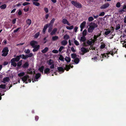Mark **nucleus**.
<instances>
[{"label": "nucleus", "mask_w": 126, "mask_h": 126, "mask_svg": "<svg viewBox=\"0 0 126 126\" xmlns=\"http://www.w3.org/2000/svg\"><path fill=\"white\" fill-rule=\"evenodd\" d=\"M79 62V60L78 58H76L74 59V62L76 64L78 63Z\"/></svg>", "instance_id": "2f4dec72"}, {"label": "nucleus", "mask_w": 126, "mask_h": 126, "mask_svg": "<svg viewBox=\"0 0 126 126\" xmlns=\"http://www.w3.org/2000/svg\"><path fill=\"white\" fill-rule=\"evenodd\" d=\"M55 20V19L53 18L51 20L49 23V24L48 25V26H53V24L54 23V22Z\"/></svg>", "instance_id": "393cba45"}, {"label": "nucleus", "mask_w": 126, "mask_h": 126, "mask_svg": "<svg viewBox=\"0 0 126 126\" xmlns=\"http://www.w3.org/2000/svg\"><path fill=\"white\" fill-rule=\"evenodd\" d=\"M20 58V56H17L15 58H12V59H14L13 60L15 61V62H17L19 60Z\"/></svg>", "instance_id": "4be33fe9"}, {"label": "nucleus", "mask_w": 126, "mask_h": 126, "mask_svg": "<svg viewBox=\"0 0 126 126\" xmlns=\"http://www.w3.org/2000/svg\"><path fill=\"white\" fill-rule=\"evenodd\" d=\"M65 66V69L67 71H68L70 69V67L71 68H73V66H71L70 65H66Z\"/></svg>", "instance_id": "5701e85b"}, {"label": "nucleus", "mask_w": 126, "mask_h": 126, "mask_svg": "<svg viewBox=\"0 0 126 126\" xmlns=\"http://www.w3.org/2000/svg\"><path fill=\"white\" fill-rule=\"evenodd\" d=\"M86 22L85 21H83L82 23H81L80 25V27L84 28L86 24Z\"/></svg>", "instance_id": "412c9836"}, {"label": "nucleus", "mask_w": 126, "mask_h": 126, "mask_svg": "<svg viewBox=\"0 0 126 126\" xmlns=\"http://www.w3.org/2000/svg\"><path fill=\"white\" fill-rule=\"evenodd\" d=\"M8 51L9 50L8 47H5L4 48L2 51L3 53L2 56H6L8 54Z\"/></svg>", "instance_id": "0eeeda50"}, {"label": "nucleus", "mask_w": 126, "mask_h": 126, "mask_svg": "<svg viewBox=\"0 0 126 126\" xmlns=\"http://www.w3.org/2000/svg\"><path fill=\"white\" fill-rule=\"evenodd\" d=\"M39 34V32H38V33H37L35 35H34V37L35 38H37L38 37Z\"/></svg>", "instance_id": "13d9d810"}, {"label": "nucleus", "mask_w": 126, "mask_h": 126, "mask_svg": "<svg viewBox=\"0 0 126 126\" xmlns=\"http://www.w3.org/2000/svg\"><path fill=\"white\" fill-rule=\"evenodd\" d=\"M30 51L29 49H27V50L26 49L25 51V52L26 54L29 53Z\"/></svg>", "instance_id": "09e8293b"}, {"label": "nucleus", "mask_w": 126, "mask_h": 126, "mask_svg": "<svg viewBox=\"0 0 126 126\" xmlns=\"http://www.w3.org/2000/svg\"><path fill=\"white\" fill-rule=\"evenodd\" d=\"M126 42V41H124V42L123 43V47H124L126 48V44H125V43Z\"/></svg>", "instance_id": "e2e57ef3"}, {"label": "nucleus", "mask_w": 126, "mask_h": 126, "mask_svg": "<svg viewBox=\"0 0 126 126\" xmlns=\"http://www.w3.org/2000/svg\"><path fill=\"white\" fill-rule=\"evenodd\" d=\"M86 40V38L85 36H83L81 37L80 40L81 42H84Z\"/></svg>", "instance_id": "b1692460"}, {"label": "nucleus", "mask_w": 126, "mask_h": 126, "mask_svg": "<svg viewBox=\"0 0 126 126\" xmlns=\"http://www.w3.org/2000/svg\"><path fill=\"white\" fill-rule=\"evenodd\" d=\"M33 55V54L32 53H31L28 55H27V57L28 58L29 57H32Z\"/></svg>", "instance_id": "a18cd8bd"}, {"label": "nucleus", "mask_w": 126, "mask_h": 126, "mask_svg": "<svg viewBox=\"0 0 126 126\" xmlns=\"http://www.w3.org/2000/svg\"><path fill=\"white\" fill-rule=\"evenodd\" d=\"M13 59H11V65L13 66L14 67H16V63L15 62H16L15 61L13 60Z\"/></svg>", "instance_id": "4468645a"}, {"label": "nucleus", "mask_w": 126, "mask_h": 126, "mask_svg": "<svg viewBox=\"0 0 126 126\" xmlns=\"http://www.w3.org/2000/svg\"><path fill=\"white\" fill-rule=\"evenodd\" d=\"M71 3L77 8H81L82 7V5L80 3L74 1H71Z\"/></svg>", "instance_id": "423d86ee"}, {"label": "nucleus", "mask_w": 126, "mask_h": 126, "mask_svg": "<svg viewBox=\"0 0 126 126\" xmlns=\"http://www.w3.org/2000/svg\"><path fill=\"white\" fill-rule=\"evenodd\" d=\"M44 68V66H41L39 68V70L42 73H43V70Z\"/></svg>", "instance_id": "473e14b6"}, {"label": "nucleus", "mask_w": 126, "mask_h": 126, "mask_svg": "<svg viewBox=\"0 0 126 126\" xmlns=\"http://www.w3.org/2000/svg\"><path fill=\"white\" fill-rule=\"evenodd\" d=\"M26 22L27 24L28 25V27H29L31 24L32 23V21L30 19H28L26 20Z\"/></svg>", "instance_id": "f3484780"}, {"label": "nucleus", "mask_w": 126, "mask_h": 126, "mask_svg": "<svg viewBox=\"0 0 126 126\" xmlns=\"http://www.w3.org/2000/svg\"><path fill=\"white\" fill-rule=\"evenodd\" d=\"M116 6L117 7L119 8L120 6V3L119 2H118L116 4Z\"/></svg>", "instance_id": "864d4df0"}, {"label": "nucleus", "mask_w": 126, "mask_h": 126, "mask_svg": "<svg viewBox=\"0 0 126 126\" xmlns=\"http://www.w3.org/2000/svg\"><path fill=\"white\" fill-rule=\"evenodd\" d=\"M100 34L97 35L96 36L94 35V39H90L87 40V43L89 45H91L93 44L96 41L97 38L100 36Z\"/></svg>", "instance_id": "f03ea898"}, {"label": "nucleus", "mask_w": 126, "mask_h": 126, "mask_svg": "<svg viewBox=\"0 0 126 126\" xmlns=\"http://www.w3.org/2000/svg\"><path fill=\"white\" fill-rule=\"evenodd\" d=\"M30 4V3L29 2H25L23 3L22 4V5H23L25 6L28 4Z\"/></svg>", "instance_id": "5fc2aeb1"}, {"label": "nucleus", "mask_w": 126, "mask_h": 126, "mask_svg": "<svg viewBox=\"0 0 126 126\" xmlns=\"http://www.w3.org/2000/svg\"><path fill=\"white\" fill-rule=\"evenodd\" d=\"M109 5V4L108 3H107L102 5L100 7V8L101 9H105L108 7Z\"/></svg>", "instance_id": "1a4fd4ad"}, {"label": "nucleus", "mask_w": 126, "mask_h": 126, "mask_svg": "<svg viewBox=\"0 0 126 126\" xmlns=\"http://www.w3.org/2000/svg\"><path fill=\"white\" fill-rule=\"evenodd\" d=\"M50 72V69L49 68H46L44 70V73L48 74Z\"/></svg>", "instance_id": "2eb2a0df"}, {"label": "nucleus", "mask_w": 126, "mask_h": 126, "mask_svg": "<svg viewBox=\"0 0 126 126\" xmlns=\"http://www.w3.org/2000/svg\"><path fill=\"white\" fill-rule=\"evenodd\" d=\"M120 25L119 24H118L116 26V27L115 28L116 30H118L120 28Z\"/></svg>", "instance_id": "de8ad7c7"}, {"label": "nucleus", "mask_w": 126, "mask_h": 126, "mask_svg": "<svg viewBox=\"0 0 126 126\" xmlns=\"http://www.w3.org/2000/svg\"><path fill=\"white\" fill-rule=\"evenodd\" d=\"M62 22L64 24H67L68 26L70 25V23L68 22V21L65 19H63Z\"/></svg>", "instance_id": "9b49d317"}, {"label": "nucleus", "mask_w": 126, "mask_h": 126, "mask_svg": "<svg viewBox=\"0 0 126 126\" xmlns=\"http://www.w3.org/2000/svg\"><path fill=\"white\" fill-rule=\"evenodd\" d=\"M44 10L47 13L48 12V9L47 8H45Z\"/></svg>", "instance_id": "69168bd1"}, {"label": "nucleus", "mask_w": 126, "mask_h": 126, "mask_svg": "<svg viewBox=\"0 0 126 126\" xmlns=\"http://www.w3.org/2000/svg\"><path fill=\"white\" fill-rule=\"evenodd\" d=\"M92 60H94L96 61L97 60V57H95L93 58H92Z\"/></svg>", "instance_id": "338daca9"}, {"label": "nucleus", "mask_w": 126, "mask_h": 126, "mask_svg": "<svg viewBox=\"0 0 126 126\" xmlns=\"http://www.w3.org/2000/svg\"><path fill=\"white\" fill-rule=\"evenodd\" d=\"M16 19H13L12 21L13 23V24H15L16 22Z\"/></svg>", "instance_id": "774afa93"}, {"label": "nucleus", "mask_w": 126, "mask_h": 126, "mask_svg": "<svg viewBox=\"0 0 126 126\" xmlns=\"http://www.w3.org/2000/svg\"><path fill=\"white\" fill-rule=\"evenodd\" d=\"M5 84H1L0 85V88L2 89H4L5 87Z\"/></svg>", "instance_id": "49530a36"}, {"label": "nucleus", "mask_w": 126, "mask_h": 126, "mask_svg": "<svg viewBox=\"0 0 126 126\" xmlns=\"http://www.w3.org/2000/svg\"><path fill=\"white\" fill-rule=\"evenodd\" d=\"M20 57L21 58L24 59H26L27 58V55H25L23 54H22V55H21L20 56Z\"/></svg>", "instance_id": "e433bc0d"}, {"label": "nucleus", "mask_w": 126, "mask_h": 126, "mask_svg": "<svg viewBox=\"0 0 126 126\" xmlns=\"http://www.w3.org/2000/svg\"><path fill=\"white\" fill-rule=\"evenodd\" d=\"M94 20L93 18L92 17H89L88 19V20L89 21H91Z\"/></svg>", "instance_id": "3c124183"}, {"label": "nucleus", "mask_w": 126, "mask_h": 126, "mask_svg": "<svg viewBox=\"0 0 126 126\" xmlns=\"http://www.w3.org/2000/svg\"><path fill=\"white\" fill-rule=\"evenodd\" d=\"M22 64V61H20L17 64V66H20Z\"/></svg>", "instance_id": "8fccbe9b"}, {"label": "nucleus", "mask_w": 126, "mask_h": 126, "mask_svg": "<svg viewBox=\"0 0 126 126\" xmlns=\"http://www.w3.org/2000/svg\"><path fill=\"white\" fill-rule=\"evenodd\" d=\"M52 52L54 53H56L58 52V51L56 50H52Z\"/></svg>", "instance_id": "bf43d9fd"}, {"label": "nucleus", "mask_w": 126, "mask_h": 126, "mask_svg": "<svg viewBox=\"0 0 126 126\" xmlns=\"http://www.w3.org/2000/svg\"><path fill=\"white\" fill-rule=\"evenodd\" d=\"M40 76L41 75L39 73H38L36 74L35 76V79H34V81H37V79L40 77Z\"/></svg>", "instance_id": "a211bd4d"}, {"label": "nucleus", "mask_w": 126, "mask_h": 126, "mask_svg": "<svg viewBox=\"0 0 126 126\" xmlns=\"http://www.w3.org/2000/svg\"><path fill=\"white\" fill-rule=\"evenodd\" d=\"M21 79L23 82L26 83H27L28 82H30L31 81V78L28 75H26L24 76Z\"/></svg>", "instance_id": "20e7f679"}, {"label": "nucleus", "mask_w": 126, "mask_h": 126, "mask_svg": "<svg viewBox=\"0 0 126 126\" xmlns=\"http://www.w3.org/2000/svg\"><path fill=\"white\" fill-rule=\"evenodd\" d=\"M71 56L72 58L75 59L77 55L73 53L71 54Z\"/></svg>", "instance_id": "37998d69"}, {"label": "nucleus", "mask_w": 126, "mask_h": 126, "mask_svg": "<svg viewBox=\"0 0 126 126\" xmlns=\"http://www.w3.org/2000/svg\"><path fill=\"white\" fill-rule=\"evenodd\" d=\"M20 29V28H17L14 31V33H16L17 32H19L20 31L19 30Z\"/></svg>", "instance_id": "c03bdc74"}, {"label": "nucleus", "mask_w": 126, "mask_h": 126, "mask_svg": "<svg viewBox=\"0 0 126 126\" xmlns=\"http://www.w3.org/2000/svg\"><path fill=\"white\" fill-rule=\"evenodd\" d=\"M105 47V45L104 44H102L100 46V48L103 49Z\"/></svg>", "instance_id": "4d7b16f0"}, {"label": "nucleus", "mask_w": 126, "mask_h": 126, "mask_svg": "<svg viewBox=\"0 0 126 126\" xmlns=\"http://www.w3.org/2000/svg\"><path fill=\"white\" fill-rule=\"evenodd\" d=\"M74 26H72L70 27L69 26H66V28L68 30H72L73 29V28Z\"/></svg>", "instance_id": "a19ab883"}, {"label": "nucleus", "mask_w": 126, "mask_h": 126, "mask_svg": "<svg viewBox=\"0 0 126 126\" xmlns=\"http://www.w3.org/2000/svg\"><path fill=\"white\" fill-rule=\"evenodd\" d=\"M6 6H7L6 4H4L0 6V8L1 9H5Z\"/></svg>", "instance_id": "bb28decb"}, {"label": "nucleus", "mask_w": 126, "mask_h": 126, "mask_svg": "<svg viewBox=\"0 0 126 126\" xmlns=\"http://www.w3.org/2000/svg\"><path fill=\"white\" fill-rule=\"evenodd\" d=\"M29 65L28 63L26 62L23 65V67L24 68H26Z\"/></svg>", "instance_id": "4c0bfd02"}, {"label": "nucleus", "mask_w": 126, "mask_h": 126, "mask_svg": "<svg viewBox=\"0 0 126 126\" xmlns=\"http://www.w3.org/2000/svg\"><path fill=\"white\" fill-rule=\"evenodd\" d=\"M10 80L9 78L8 77H6L4 78L3 79L2 82L5 83L7 82H8Z\"/></svg>", "instance_id": "ddd939ff"}, {"label": "nucleus", "mask_w": 126, "mask_h": 126, "mask_svg": "<svg viewBox=\"0 0 126 126\" xmlns=\"http://www.w3.org/2000/svg\"><path fill=\"white\" fill-rule=\"evenodd\" d=\"M80 50L83 53V54L89 51V50L84 47H81Z\"/></svg>", "instance_id": "9d476101"}, {"label": "nucleus", "mask_w": 126, "mask_h": 126, "mask_svg": "<svg viewBox=\"0 0 126 126\" xmlns=\"http://www.w3.org/2000/svg\"><path fill=\"white\" fill-rule=\"evenodd\" d=\"M48 27V24H46L44 26V28L43 30V33H45L46 30Z\"/></svg>", "instance_id": "dca6fc26"}, {"label": "nucleus", "mask_w": 126, "mask_h": 126, "mask_svg": "<svg viewBox=\"0 0 126 126\" xmlns=\"http://www.w3.org/2000/svg\"><path fill=\"white\" fill-rule=\"evenodd\" d=\"M74 43L75 44L76 46H78L79 45V42L77 41L76 40H75L74 39Z\"/></svg>", "instance_id": "58836bf2"}, {"label": "nucleus", "mask_w": 126, "mask_h": 126, "mask_svg": "<svg viewBox=\"0 0 126 126\" xmlns=\"http://www.w3.org/2000/svg\"><path fill=\"white\" fill-rule=\"evenodd\" d=\"M57 30V29L56 28H54L52 31V32L50 33V34L51 35L55 34Z\"/></svg>", "instance_id": "aec40b11"}, {"label": "nucleus", "mask_w": 126, "mask_h": 126, "mask_svg": "<svg viewBox=\"0 0 126 126\" xmlns=\"http://www.w3.org/2000/svg\"><path fill=\"white\" fill-rule=\"evenodd\" d=\"M59 60L62 61H64V59L63 56L62 55H60V57L59 58Z\"/></svg>", "instance_id": "c9c22d12"}, {"label": "nucleus", "mask_w": 126, "mask_h": 126, "mask_svg": "<svg viewBox=\"0 0 126 126\" xmlns=\"http://www.w3.org/2000/svg\"><path fill=\"white\" fill-rule=\"evenodd\" d=\"M48 32H51L52 29V28L53 26H48Z\"/></svg>", "instance_id": "f704fd0d"}, {"label": "nucleus", "mask_w": 126, "mask_h": 126, "mask_svg": "<svg viewBox=\"0 0 126 126\" xmlns=\"http://www.w3.org/2000/svg\"><path fill=\"white\" fill-rule=\"evenodd\" d=\"M106 30V31L104 33V34L106 35H108L110 33L111 31L108 30Z\"/></svg>", "instance_id": "7c9ffc66"}, {"label": "nucleus", "mask_w": 126, "mask_h": 126, "mask_svg": "<svg viewBox=\"0 0 126 126\" xmlns=\"http://www.w3.org/2000/svg\"><path fill=\"white\" fill-rule=\"evenodd\" d=\"M67 42L66 40H64L61 42V44L63 46H65L67 44Z\"/></svg>", "instance_id": "6ab92c4d"}, {"label": "nucleus", "mask_w": 126, "mask_h": 126, "mask_svg": "<svg viewBox=\"0 0 126 126\" xmlns=\"http://www.w3.org/2000/svg\"><path fill=\"white\" fill-rule=\"evenodd\" d=\"M57 69L60 72V73H63L64 71V69H63V67H58L57 68Z\"/></svg>", "instance_id": "f8f14e48"}, {"label": "nucleus", "mask_w": 126, "mask_h": 126, "mask_svg": "<svg viewBox=\"0 0 126 126\" xmlns=\"http://www.w3.org/2000/svg\"><path fill=\"white\" fill-rule=\"evenodd\" d=\"M29 7H28L27 8V7H25V8L24 9V10L25 11V12H27V11H28L29 10Z\"/></svg>", "instance_id": "6e6d98bb"}, {"label": "nucleus", "mask_w": 126, "mask_h": 126, "mask_svg": "<svg viewBox=\"0 0 126 126\" xmlns=\"http://www.w3.org/2000/svg\"><path fill=\"white\" fill-rule=\"evenodd\" d=\"M48 50V48L47 47H45L44 49L42 50L41 51L43 53H45L47 52Z\"/></svg>", "instance_id": "c756f323"}, {"label": "nucleus", "mask_w": 126, "mask_h": 126, "mask_svg": "<svg viewBox=\"0 0 126 126\" xmlns=\"http://www.w3.org/2000/svg\"><path fill=\"white\" fill-rule=\"evenodd\" d=\"M90 46H90V47L89 48V49H90V50H91V49H94L95 48H94V47H93L92 45H90Z\"/></svg>", "instance_id": "0e129e2a"}, {"label": "nucleus", "mask_w": 126, "mask_h": 126, "mask_svg": "<svg viewBox=\"0 0 126 126\" xmlns=\"http://www.w3.org/2000/svg\"><path fill=\"white\" fill-rule=\"evenodd\" d=\"M65 60L67 63H69L71 61V59L69 57L66 56L65 58Z\"/></svg>", "instance_id": "a878e982"}, {"label": "nucleus", "mask_w": 126, "mask_h": 126, "mask_svg": "<svg viewBox=\"0 0 126 126\" xmlns=\"http://www.w3.org/2000/svg\"><path fill=\"white\" fill-rule=\"evenodd\" d=\"M25 75V73L24 72H21L18 74V76L19 77H22Z\"/></svg>", "instance_id": "c85d7f7f"}, {"label": "nucleus", "mask_w": 126, "mask_h": 126, "mask_svg": "<svg viewBox=\"0 0 126 126\" xmlns=\"http://www.w3.org/2000/svg\"><path fill=\"white\" fill-rule=\"evenodd\" d=\"M83 36H85L87 34V30L85 29L82 32Z\"/></svg>", "instance_id": "ea45409f"}, {"label": "nucleus", "mask_w": 126, "mask_h": 126, "mask_svg": "<svg viewBox=\"0 0 126 126\" xmlns=\"http://www.w3.org/2000/svg\"><path fill=\"white\" fill-rule=\"evenodd\" d=\"M58 38V37L57 36H53L52 38V40L53 41H55L57 40Z\"/></svg>", "instance_id": "72a5a7b5"}, {"label": "nucleus", "mask_w": 126, "mask_h": 126, "mask_svg": "<svg viewBox=\"0 0 126 126\" xmlns=\"http://www.w3.org/2000/svg\"><path fill=\"white\" fill-rule=\"evenodd\" d=\"M47 63L48 65L50 66V69H54V62L53 60L51 59H49L47 61Z\"/></svg>", "instance_id": "39448f33"}, {"label": "nucleus", "mask_w": 126, "mask_h": 126, "mask_svg": "<svg viewBox=\"0 0 126 126\" xmlns=\"http://www.w3.org/2000/svg\"><path fill=\"white\" fill-rule=\"evenodd\" d=\"M33 5L37 6H38L40 5L39 3L37 2H33Z\"/></svg>", "instance_id": "79ce46f5"}, {"label": "nucleus", "mask_w": 126, "mask_h": 126, "mask_svg": "<svg viewBox=\"0 0 126 126\" xmlns=\"http://www.w3.org/2000/svg\"><path fill=\"white\" fill-rule=\"evenodd\" d=\"M105 13L104 12H102L99 15V16H103L104 15Z\"/></svg>", "instance_id": "680f3d73"}, {"label": "nucleus", "mask_w": 126, "mask_h": 126, "mask_svg": "<svg viewBox=\"0 0 126 126\" xmlns=\"http://www.w3.org/2000/svg\"><path fill=\"white\" fill-rule=\"evenodd\" d=\"M97 27V24L94 23H91L88 29V32H92L94 28Z\"/></svg>", "instance_id": "7ed1b4c3"}, {"label": "nucleus", "mask_w": 126, "mask_h": 126, "mask_svg": "<svg viewBox=\"0 0 126 126\" xmlns=\"http://www.w3.org/2000/svg\"><path fill=\"white\" fill-rule=\"evenodd\" d=\"M71 50L73 52H75L76 51V50L73 47H71Z\"/></svg>", "instance_id": "052dcab7"}, {"label": "nucleus", "mask_w": 126, "mask_h": 126, "mask_svg": "<svg viewBox=\"0 0 126 126\" xmlns=\"http://www.w3.org/2000/svg\"><path fill=\"white\" fill-rule=\"evenodd\" d=\"M37 44V42L34 40L30 42V45L33 48H34L32 50V51L33 52L37 51L40 48V45H38Z\"/></svg>", "instance_id": "f257e3e1"}, {"label": "nucleus", "mask_w": 126, "mask_h": 126, "mask_svg": "<svg viewBox=\"0 0 126 126\" xmlns=\"http://www.w3.org/2000/svg\"><path fill=\"white\" fill-rule=\"evenodd\" d=\"M64 48V47L63 46H61L60 47L59 51V52H61L62 50Z\"/></svg>", "instance_id": "603ef678"}, {"label": "nucleus", "mask_w": 126, "mask_h": 126, "mask_svg": "<svg viewBox=\"0 0 126 126\" xmlns=\"http://www.w3.org/2000/svg\"><path fill=\"white\" fill-rule=\"evenodd\" d=\"M70 38L69 35L67 34H65L63 36V38L65 40H67Z\"/></svg>", "instance_id": "cd10ccee"}, {"label": "nucleus", "mask_w": 126, "mask_h": 126, "mask_svg": "<svg viewBox=\"0 0 126 126\" xmlns=\"http://www.w3.org/2000/svg\"><path fill=\"white\" fill-rule=\"evenodd\" d=\"M115 53L113 52V51H110V52H109L108 53H107L106 54H103L101 55V56L103 58H104L105 57H106V56H107V58H108V57H109V56H108V55L109 54H110L112 56L114 55V54H115Z\"/></svg>", "instance_id": "6e6552de"}]
</instances>
